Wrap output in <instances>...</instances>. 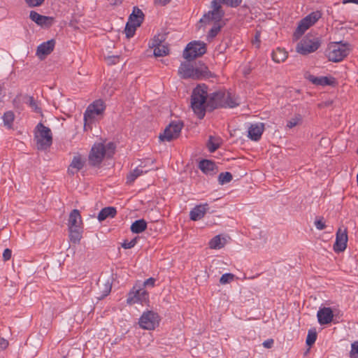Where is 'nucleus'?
Masks as SVG:
<instances>
[{
	"label": "nucleus",
	"mask_w": 358,
	"mask_h": 358,
	"mask_svg": "<svg viewBox=\"0 0 358 358\" xmlns=\"http://www.w3.org/2000/svg\"><path fill=\"white\" fill-rule=\"evenodd\" d=\"M238 99L229 92L217 91L208 94L206 85H198L192 92L191 107L199 119L205 116L206 110L217 108H235L239 105Z\"/></svg>",
	"instance_id": "f257e3e1"
},
{
	"label": "nucleus",
	"mask_w": 358,
	"mask_h": 358,
	"mask_svg": "<svg viewBox=\"0 0 358 358\" xmlns=\"http://www.w3.org/2000/svg\"><path fill=\"white\" fill-rule=\"evenodd\" d=\"M115 145L113 143L103 144L101 143L94 144L89 154L90 165L99 166L105 157L110 158L115 153Z\"/></svg>",
	"instance_id": "f03ea898"
},
{
	"label": "nucleus",
	"mask_w": 358,
	"mask_h": 358,
	"mask_svg": "<svg viewBox=\"0 0 358 358\" xmlns=\"http://www.w3.org/2000/svg\"><path fill=\"white\" fill-rule=\"evenodd\" d=\"M350 50L348 43L332 42L329 44L326 54L329 61L338 62L349 55Z\"/></svg>",
	"instance_id": "7ed1b4c3"
},
{
	"label": "nucleus",
	"mask_w": 358,
	"mask_h": 358,
	"mask_svg": "<svg viewBox=\"0 0 358 358\" xmlns=\"http://www.w3.org/2000/svg\"><path fill=\"white\" fill-rule=\"evenodd\" d=\"M35 138L37 141L38 149L46 150L52 143V136L50 128L42 123H38L36 127Z\"/></svg>",
	"instance_id": "20e7f679"
},
{
	"label": "nucleus",
	"mask_w": 358,
	"mask_h": 358,
	"mask_svg": "<svg viewBox=\"0 0 358 358\" xmlns=\"http://www.w3.org/2000/svg\"><path fill=\"white\" fill-rule=\"evenodd\" d=\"M143 18L144 14L142 10L134 7L132 13L129 17V21L127 22L124 29L126 36L128 38L134 36L136 28L141 26L143 21Z\"/></svg>",
	"instance_id": "39448f33"
},
{
	"label": "nucleus",
	"mask_w": 358,
	"mask_h": 358,
	"mask_svg": "<svg viewBox=\"0 0 358 358\" xmlns=\"http://www.w3.org/2000/svg\"><path fill=\"white\" fill-rule=\"evenodd\" d=\"M322 16L320 11L312 12L308 15L303 18L298 24L296 31L294 33V38L298 40L304 32L311 26H313Z\"/></svg>",
	"instance_id": "423d86ee"
},
{
	"label": "nucleus",
	"mask_w": 358,
	"mask_h": 358,
	"mask_svg": "<svg viewBox=\"0 0 358 358\" xmlns=\"http://www.w3.org/2000/svg\"><path fill=\"white\" fill-rule=\"evenodd\" d=\"M322 16L320 11L312 12L308 15L303 18L298 24L296 31L294 33V38L298 40L304 32L311 26H313Z\"/></svg>",
	"instance_id": "0eeeda50"
},
{
	"label": "nucleus",
	"mask_w": 358,
	"mask_h": 358,
	"mask_svg": "<svg viewBox=\"0 0 358 358\" xmlns=\"http://www.w3.org/2000/svg\"><path fill=\"white\" fill-rule=\"evenodd\" d=\"M321 42L319 38H312L306 36L296 45L297 52L306 55L316 51L320 46Z\"/></svg>",
	"instance_id": "6e6552de"
},
{
	"label": "nucleus",
	"mask_w": 358,
	"mask_h": 358,
	"mask_svg": "<svg viewBox=\"0 0 358 358\" xmlns=\"http://www.w3.org/2000/svg\"><path fill=\"white\" fill-rule=\"evenodd\" d=\"M206 52V43L201 41H192L188 43L183 52V57L188 61L201 57Z\"/></svg>",
	"instance_id": "1a4fd4ad"
},
{
	"label": "nucleus",
	"mask_w": 358,
	"mask_h": 358,
	"mask_svg": "<svg viewBox=\"0 0 358 358\" xmlns=\"http://www.w3.org/2000/svg\"><path fill=\"white\" fill-rule=\"evenodd\" d=\"M159 315L157 313L148 310L141 315L139 319L138 324L140 327L144 329H154L159 324Z\"/></svg>",
	"instance_id": "9d476101"
},
{
	"label": "nucleus",
	"mask_w": 358,
	"mask_h": 358,
	"mask_svg": "<svg viewBox=\"0 0 358 358\" xmlns=\"http://www.w3.org/2000/svg\"><path fill=\"white\" fill-rule=\"evenodd\" d=\"M183 124L181 122H172L164 131V133L159 135L161 141H171L177 138L181 131Z\"/></svg>",
	"instance_id": "9b49d317"
},
{
	"label": "nucleus",
	"mask_w": 358,
	"mask_h": 358,
	"mask_svg": "<svg viewBox=\"0 0 358 358\" xmlns=\"http://www.w3.org/2000/svg\"><path fill=\"white\" fill-rule=\"evenodd\" d=\"M178 74L181 78L199 79L203 76V72L198 68H194L190 64L182 62L179 69Z\"/></svg>",
	"instance_id": "f8f14e48"
},
{
	"label": "nucleus",
	"mask_w": 358,
	"mask_h": 358,
	"mask_svg": "<svg viewBox=\"0 0 358 358\" xmlns=\"http://www.w3.org/2000/svg\"><path fill=\"white\" fill-rule=\"evenodd\" d=\"M106 109L104 102L98 99L91 103L84 113V120L85 121L92 120L96 115H101Z\"/></svg>",
	"instance_id": "ddd939ff"
},
{
	"label": "nucleus",
	"mask_w": 358,
	"mask_h": 358,
	"mask_svg": "<svg viewBox=\"0 0 358 358\" xmlns=\"http://www.w3.org/2000/svg\"><path fill=\"white\" fill-rule=\"evenodd\" d=\"M348 237L346 228H339L336 234V241L334 244V250L336 252H343L347 248Z\"/></svg>",
	"instance_id": "4468645a"
},
{
	"label": "nucleus",
	"mask_w": 358,
	"mask_h": 358,
	"mask_svg": "<svg viewBox=\"0 0 358 358\" xmlns=\"http://www.w3.org/2000/svg\"><path fill=\"white\" fill-rule=\"evenodd\" d=\"M148 293L144 289H136L134 287L128 294L127 303L132 305L136 303H143L148 300Z\"/></svg>",
	"instance_id": "2eb2a0df"
},
{
	"label": "nucleus",
	"mask_w": 358,
	"mask_h": 358,
	"mask_svg": "<svg viewBox=\"0 0 358 358\" xmlns=\"http://www.w3.org/2000/svg\"><path fill=\"white\" fill-rule=\"evenodd\" d=\"M85 164V159L79 154L76 155L68 168V173L73 176L84 167Z\"/></svg>",
	"instance_id": "dca6fc26"
},
{
	"label": "nucleus",
	"mask_w": 358,
	"mask_h": 358,
	"mask_svg": "<svg viewBox=\"0 0 358 358\" xmlns=\"http://www.w3.org/2000/svg\"><path fill=\"white\" fill-rule=\"evenodd\" d=\"M55 41L49 40L39 45L37 48L36 55L41 59H44L47 55H50L54 50Z\"/></svg>",
	"instance_id": "f3484780"
},
{
	"label": "nucleus",
	"mask_w": 358,
	"mask_h": 358,
	"mask_svg": "<svg viewBox=\"0 0 358 358\" xmlns=\"http://www.w3.org/2000/svg\"><path fill=\"white\" fill-rule=\"evenodd\" d=\"M318 322L321 325L328 324L333 321L334 313L331 308H321L317 313Z\"/></svg>",
	"instance_id": "a211bd4d"
},
{
	"label": "nucleus",
	"mask_w": 358,
	"mask_h": 358,
	"mask_svg": "<svg viewBox=\"0 0 358 358\" xmlns=\"http://www.w3.org/2000/svg\"><path fill=\"white\" fill-rule=\"evenodd\" d=\"M30 19L36 22L38 25L50 27L52 24L53 18L51 17H47L45 15H40L34 10H31L29 14Z\"/></svg>",
	"instance_id": "6ab92c4d"
},
{
	"label": "nucleus",
	"mask_w": 358,
	"mask_h": 358,
	"mask_svg": "<svg viewBox=\"0 0 358 358\" xmlns=\"http://www.w3.org/2000/svg\"><path fill=\"white\" fill-rule=\"evenodd\" d=\"M264 129L263 123L251 124L248 128V137L253 141H257L261 138Z\"/></svg>",
	"instance_id": "aec40b11"
},
{
	"label": "nucleus",
	"mask_w": 358,
	"mask_h": 358,
	"mask_svg": "<svg viewBox=\"0 0 358 358\" xmlns=\"http://www.w3.org/2000/svg\"><path fill=\"white\" fill-rule=\"evenodd\" d=\"M82 224L83 222L80 211L77 209L73 210L69 215L68 227L71 229L82 228Z\"/></svg>",
	"instance_id": "412c9836"
},
{
	"label": "nucleus",
	"mask_w": 358,
	"mask_h": 358,
	"mask_svg": "<svg viewBox=\"0 0 358 358\" xmlns=\"http://www.w3.org/2000/svg\"><path fill=\"white\" fill-rule=\"evenodd\" d=\"M307 78L310 82L316 85H334L336 83V80L334 78L327 76L316 77L313 75H309Z\"/></svg>",
	"instance_id": "4be33fe9"
},
{
	"label": "nucleus",
	"mask_w": 358,
	"mask_h": 358,
	"mask_svg": "<svg viewBox=\"0 0 358 358\" xmlns=\"http://www.w3.org/2000/svg\"><path fill=\"white\" fill-rule=\"evenodd\" d=\"M199 169L207 175H214L217 172V167L214 162L203 159L199 162Z\"/></svg>",
	"instance_id": "5701e85b"
},
{
	"label": "nucleus",
	"mask_w": 358,
	"mask_h": 358,
	"mask_svg": "<svg viewBox=\"0 0 358 358\" xmlns=\"http://www.w3.org/2000/svg\"><path fill=\"white\" fill-rule=\"evenodd\" d=\"M208 209V205L207 203L196 206L190 211V219L194 221L201 220L204 217Z\"/></svg>",
	"instance_id": "b1692460"
},
{
	"label": "nucleus",
	"mask_w": 358,
	"mask_h": 358,
	"mask_svg": "<svg viewBox=\"0 0 358 358\" xmlns=\"http://www.w3.org/2000/svg\"><path fill=\"white\" fill-rule=\"evenodd\" d=\"M223 17L224 15L216 13L211 9L203 15V17L200 20V22L205 24H208L211 22H214L215 23H221Z\"/></svg>",
	"instance_id": "393cba45"
},
{
	"label": "nucleus",
	"mask_w": 358,
	"mask_h": 358,
	"mask_svg": "<svg viewBox=\"0 0 358 358\" xmlns=\"http://www.w3.org/2000/svg\"><path fill=\"white\" fill-rule=\"evenodd\" d=\"M148 171L147 169H144L141 165L136 167L132 171H131L127 176V183L131 184L134 180L143 173H146Z\"/></svg>",
	"instance_id": "a878e982"
},
{
	"label": "nucleus",
	"mask_w": 358,
	"mask_h": 358,
	"mask_svg": "<svg viewBox=\"0 0 358 358\" xmlns=\"http://www.w3.org/2000/svg\"><path fill=\"white\" fill-rule=\"evenodd\" d=\"M116 214L117 210L115 208L106 207L99 212L97 218L100 222H102L108 217H114Z\"/></svg>",
	"instance_id": "bb28decb"
},
{
	"label": "nucleus",
	"mask_w": 358,
	"mask_h": 358,
	"mask_svg": "<svg viewBox=\"0 0 358 358\" xmlns=\"http://www.w3.org/2000/svg\"><path fill=\"white\" fill-rule=\"evenodd\" d=\"M70 241L73 244L80 243L82 238L83 227L82 228H69Z\"/></svg>",
	"instance_id": "cd10ccee"
},
{
	"label": "nucleus",
	"mask_w": 358,
	"mask_h": 358,
	"mask_svg": "<svg viewBox=\"0 0 358 358\" xmlns=\"http://www.w3.org/2000/svg\"><path fill=\"white\" fill-rule=\"evenodd\" d=\"M147 228V222L143 220H138L132 223L131 231L135 234H140L145 231Z\"/></svg>",
	"instance_id": "c85d7f7f"
},
{
	"label": "nucleus",
	"mask_w": 358,
	"mask_h": 358,
	"mask_svg": "<svg viewBox=\"0 0 358 358\" xmlns=\"http://www.w3.org/2000/svg\"><path fill=\"white\" fill-rule=\"evenodd\" d=\"M287 57V52L282 48H278L272 52V59L277 63L284 62Z\"/></svg>",
	"instance_id": "c756f323"
},
{
	"label": "nucleus",
	"mask_w": 358,
	"mask_h": 358,
	"mask_svg": "<svg viewBox=\"0 0 358 358\" xmlns=\"http://www.w3.org/2000/svg\"><path fill=\"white\" fill-rule=\"evenodd\" d=\"M221 144V139L218 137L210 136L207 143V147L210 152H214L217 150Z\"/></svg>",
	"instance_id": "7c9ffc66"
},
{
	"label": "nucleus",
	"mask_w": 358,
	"mask_h": 358,
	"mask_svg": "<svg viewBox=\"0 0 358 358\" xmlns=\"http://www.w3.org/2000/svg\"><path fill=\"white\" fill-rule=\"evenodd\" d=\"M3 125L8 129H11L13 127V123L15 120L14 113L11 110H8L6 112L3 117Z\"/></svg>",
	"instance_id": "2f4dec72"
},
{
	"label": "nucleus",
	"mask_w": 358,
	"mask_h": 358,
	"mask_svg": "<svg viewBox=\"0 0 358 358\" xmlns=\"http://www.w3.org/2000/svg\"><path fill=\"white\" fill-rule=\"evenodd\" d=\"M224 238H221L220 236H216L209 242V246L212 249H220L224 247Z\"/></svg>",
	"instance_id": "473e14b6"
},
{
	"label": "nucleus",
	"mask_w": 358,
	"mask_h": 358,
	"mask_svg": "<svg viewBox=\"0 0 358 358\" xmlns=\"http://www.w3.org/2000/svg\"><path fill=\"white\" fill-rule=\"evenodd\" d=\"M222 4H224V1L222 0H213L211 1L210 8L216 13L224 16L225 12L222 9Z\"/></svg>",
	"instance_id": "72a5a7b5"
},
{
	"label": "nucleus",
	"mask_w": 358,
	"mask_h": 358,
	"mask_svg": "<svg viewBox=\"0 0 358 358\" xmlns=\"http://www.w3.org/2000/svg\"><path fill=\"white\" fill-rule=\"evenodd\" d=\"M152 48H154V55L156 57H163L169 54V48L166 45H155Z\"/></svg>",
	"instance_id": "f704fd0d"
},
{
	"label": "nucleus",
	"mask_w": 358,
	"mask_h": 358,
	"mask_svg": "<svg viewBox=\"0 0 358 358\" xmlns=\"http://www.w3.org/2000/svg\"><path fill=\"white\" fill-rule=\"evenodd\" d=\"M302 117L300 114H296L293 117H292L289 120L287 121V127L288 128H293L299 124L301 123Z\"/></svg>",
	"instance_id": "c9c22d12"
},
{
	"label": "nucleus",
	"mask_w": 358,
	"mask_h": 358,
	"mask_svg": "<svg viewBox=\"0 0 358 358\" xmlns=\"http://www.w3.org/2000/svg\"><path fill=\"white\" fill-rule=\"evenodd\" d=\"M233 178V176L229 172H222L218 176L219 183L224 185L229 182Z\"/></svg>",
	"instance_id": "e433bc0d"
},
{
	"label": "nucleus",
	"mask_w": 358,
	"mask_h": 358,
	"mask_svg": "<svg viewBox=\"0 0 358 358\" xmlns=\"http://www.w3.org/2000/svg\"><path fill=\"white\" fill-rule=\"evenodd\" d=\"M224 24L222 23H215L213 27L210 29L208 38H215L217 34L220 32L221 28L223 27Z\"/></svg>",
	"instance_id": "4c0bfd02"
},
{
	"label": "nucleus",
	"mask_w": 358,
	"mask_h": 358,
	"mask_svg": "<svg viewBox=\"0 0 358 358\" xmlns=\"http://www.w3.org/2000/svg\"><path fill=\"white\" fill-rule=\"evenodd\" d=\"M317 339V333L315 330H309L307 338H306V345L308 346H311L313 345Z\"/></svg>",
	"instance_id": "58836bf2"
},
{
	"label": "nucleus",
	"mask_w": 358,
	"mask_h": 358,
	"mask_svg": "<svg viewBox=\"0 0 358 358\" xmlns=\"http://www.w3.org/2000/svg\"><path fill=\"white\" fill-rule=\"evenodd\" d=\"M31 109L36 113H41V108L38 106L36 101L34 100L33 96H28L27 101L26 102Z\"/></svg>",
	"instance_id": "ea45409f"
},
{
	"label": "nucleus",
	"mask_w": 358,
	"mask_h": 358,
	"mask_svg": "<svg viewBox=\"0 0 358 358\" xmlns=\"http://www.w3.org/2000/svg\"><path fill=\"white\" fill-rule=\"evenodd\" d=\"M235 275L233 273H224L221 276L220 283L222 285H226L233 281Z\"/></svg>",
	"instance_id": "a19ab883"
},
{
	"label": "nucleus",
	"mask_w": 358,
	"mask_h": 358,
	"mask_svg": "<svg viewBox=\"0 0 358 358\" xmlns=\"http://www.w3.org/2000/svg\"><path fill=\"white\" fill-rule=\"evenodd\" d=\"M164 40H165V36L164 34H158L157 36H155L153 41H152V45L155 46V45H162V43L164 41Z\"/></svg>",
	"instance_id": "79ce46f5"
},
{
	"label": "nucleus",
	"mask_w": 358,
	"mask_h": 358,
	"mask_svg": "<svg viewBox=\"0 0 358 358\" xmlns=\"http://www.w3.org/2000/svg\"><path fill=\"white\" fill-rule=\"evenodd\" d=\"M350 354L351 358L358 357V341H355L353 343H352L351 351Z\"/></svg>",
	"instance_id": "37998d69"
},
{
	"label": "nucleus",
	"mask_w": 358,
	"mask_h": 358,
	"mask_svg": "<svg viewBox=\"0 0 358 358\" xmlns=\"http://www.w3.org/2000/svg\"><path fill=\"white\" fill-rule=\"evenodd\" d=\"M315 226L318 230H323L326 228L325 222L324 221V218L320 217L317 218L315 221Z\"/></svg>",
	"instance_id": "c03bdc74"
},
{
	"label": "nucleus",
	"mask_w": 358,
	"mask_h": 358,
	"mask_svg": "<svg viewBox=\"0 0 358 358\" xmlns=\"http://www.w3.org/2000/svg\"><path fill=\"white\" fill-rule=\"evenodd\" d=\"M45 0H24L29 7H37L41 6Z\"/></svg>",
	"instance_id": "a18cd8bd"
},
{
	"label": "nucleus",
	"mask_w": 358,
	"mask_h": 358,
	"mask_svg": "<svg viewBox=\"0 0 358 358\" xmlns=\"http://www.w3.org/2000/svg\"><path fill=\"white\" fill-rule=\"evenodd\" d=\"M137 243V238H134L130 241H125L122 244V247L124 249H130L133 248Z\"/></svg>",
	"instance_id": "49530a36"
},
{
	"label": "nucleus",
	"mask_w": 358,
	"mask_h": 358,
	"mask_svg": "<svg viewBox=\"0 0 358 358\" xmlns=\"http://www.w3.org/2000/svg\"><path fill=\"white\" fill-rule=\"evenodd\" d=\"M12 255L11 250L6 248L4 250L3 253V259L4 261H8L10 259Z\"/></svg>",
	"instance_id": "de8ad7c7"
},
{
	"label": "nucleus",
	"mask_w": 358,
	"mask_h": 358,
	"mask_svg": "<svg viewBox=\"0 0 358 358\" xmlns=\"http://www.w3.org/2000/svg\"><path fill=\"white\" fill-rule=\"evenodd\" d=\"M155 281L156 280L153 278H150L148 279H147L144 283H143V285L145 287H153L155 286Z\"/></svg>",
	"instance_id": "09e8293b"
},
{
	"label": "nucleus",
	"mask_w": 358,
	"mask_h": 358,
	"mask_svg": "<svg viewBox=\"0 0 358 358\" xmlns=\"http://www.w3.org/2000/svg\"><path fill=\"white\" fill-rule=\"evenodd\" d=\"M8 345V342L7 340L1 338H0V349H6Z\"/></svg>",
	"instance_id": "8fccbe9b"
},
{
	"label": "nucleus",
	"mask_w": 358,
	"mask_h": 358,
	"mask_svg": "<svg viewBox=\"0 0 358 358\" xmlns=\"http://www.w3.org/2000/svg\"><path fill=\"white\" fill-rule=\"evenodd\" d=\"M273 345V339H268L263 343V346L266 348H271Z\"/></svg>",
	"instance_id": "3c124183"
},
{
	"label": "nucleus",
	"mask_w": 358,
	"mask_h": 358,
	"mask_svg": "<svg viewBox=\"0 0 358 358\" xmlns=\"http://www.w3.org/2000/svg\"><path fill=\"white\" fill-rule=\"evenodd\" d=\"M342 3L343 4H346L348 3H353L358 4V0H343Z\"/></svg>",
	"instance_id": "603ef678"
},
{
	"label": "nucleus",
	"mask_w": 358,
	"mask_h": 358,
	"mask_svg": "<svg viewBox=\"0 0 358 358\" xmlns=\"http://www.w3.org/2000/svg\"><path fill=\"white\" fill-rule=\"evenodd\" d=\"M171 0H156L159 4L164 6L167 4Z\"/></svg>",
	"instance_id": "864d4df0"
},
{
	"label": "nucleus",
	"mask_w": 358,
	"mask_h": 358,
	"mask_svg": "<svg viewBox=\"0 0 358 358\" xmlns=\"http://www.w3.org/2000/svg\"><path fill=\"white\" fill-rule=\"evenodd\" d=\"M110 289H111L110 287L107 286V289L106 291V294H104L105 296H106L110 292Z\"/></svg>",
	"instance_id": "5fc2aeb1"
},
{
	"label": "nucleus",
	"mask_w": 358,
	"mask_h": 358,
	"mask_svg": "<svg viewBox=\"0 0 358 358\" xmlns=\"http://www.w3.org/2000/svg\"><path fill=\"white\" fill-rule=\"evenodd\" d=\"M113 59H114V61L113 62V63H114V64H115V63L116 62V61L118 59V57H113Z\"/></svg>",
	"instance_id": "6e6d98bb"
},
{
	"label": "nucleus",
	"mask_w": 358,
	"mask_h": 358,
	"mask_svg": "<svg viewBox=\"0 0 358 358\" xmlns=\"http://www.w3.org/2000/svg\"><path fill=\"white\" fill-rule=\"evenodd\" d=\"M2 89H3L2 85L0 83V94L2 92Z\"/></svg>",
	"instance_id": "4d7b16f0"
},
{
	"label": "nucleus",
	"mask_w": 358,
	"mask_h": 358,
	"mask_svg": "<svg viewBox=\"0 0 358 358\" xmlns=\"http://www.w3.org/2000/svg\"><path fill=\"white\" fill-rule=\"evenodd\" d=\"M357 186H358V174L357 175Z\"/></svg>",
	"instance_id": "13d9d810"
},
{
	"label": "nucleus",
	"mask_w": 358,
	"mask_h": 358,
	"mask_svg": "<svg viewBox=\"0 0 358 358\" xmlns=\"http://www.w3.org/2000/svg\"><path fill=\"white\" fill-rule=\"evenodd\" d=\"M63 358H66V357H63Z\"/></svg>",
	"instance_id": "bf43d9fd"
}]
</instances>
